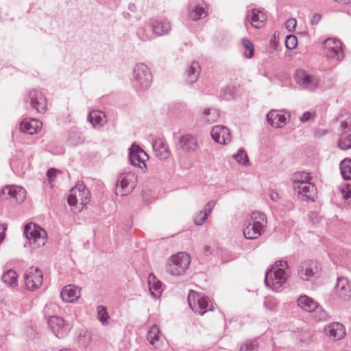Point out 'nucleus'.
I'll list each match as a JSON object with an SVG mask.
<instances>
[{
    "mask_svg": "<svg viewBox=\"0 0 351 351\" xmlns=\"http://www.w3.org/2000/svg\"><path fill=\"white\" fill-rule=\"evenodd\" d=\"M90 200V193L89 190L86 188L83 182H78L70 191V195L67 198L68 204L73 206L76 205L78 202L85 206L89 203Z\"/></svg>",
    "mask_w": 351,
    "mask_h": 351,
    "instance_id": "nucleus-7",
    "label": "nucleus"
},
{
    "mask_svg": "<svg viewBox=\"0 0 351 351\" xmlns=\"http://www.w3.org/2000/svg\"><path fill=\"white\" fill-rule=\"evenodd\" d=\"M148 283L152 295L154 298L159 297L161 293L162 283L156 278L153 274L149 275Z\"/></svg>",
    "mask_w": 351,
    "mask_h": 351,
    "instance_id": "nucleus-33",
    "label": "nucleus"
},
{
    "mask_svg": "<svg viewBox=\"0 0 351 351\" xmlns=\"http://www.w3.org/2000/svg\"><path fill=\"white\" fill-rule=\"evenodd\" d=\"M136 35L139 39L143 42L150 40V36L144 27L138 28L136 31Z\"/></svg>",
    "mask_w": 351,
    "mask_h": 351,
    "instance_id": "nucleus-49",
    "label": "nucleus"
},
{
    "mask_svg": "<svg viewBox=\"0 0 351 351\" xmlns=\"http://www.w3.org/2000/svg\"><path fill=\"white\" fill-rule=\"evenodd\" d=\"M97 317L104 326L109 324L110 316L107 312L106 307L101 305L97 306Z\"/></svg>",
    "mask_w": 351,
    "mask_h": 351,
    "instance_id": "nucleus-40",
    "label": "nucleus"
},
{
    "mask_svg": "<svg viewBox=\"0 0 351 351\" xmlns=\"http://www.w3.org/2000/svg\"><path fill=\"white\" fill-rule=\"evenodd\" d=\"M310 176L309 174L306 172H298L293 175V187H296V186H300L306 182H310Z\"/></svg>",
    "mask_w": 351,
    "mask_h": 351,
    "instance_id": "nucleus-38",
    "label": "nucleus"
},
{
    "mask_svg": "<svg viewBox=\"0 0 351 351\" xmlns=\"http://www.w3.org/2000/svg\"><path fill=\"white\" fill-rule=\"evenodd\" d=\"M137 176L132 172H124L119 175L116 185V193L121 196L131 193L135 188Z\"/></svg>",
    "mask_w": 351,
    "mask_h": 351,
    "instance_id": "nucleus-8",
    "label": "nucleus"
},
{
    "mask_svg": "<svg viewBox=\"0 0 351 351\" xmlns=\"http://www.w3.org/2000/svg\"><path fill=\"white\" fill-rule=\"evenodd\" d=\"M267 121L271 126L281 128L286 124L287 118L282 111L272 110L267 114Z\"/></svg>",
    "mask_w": 351,
    "mask_h": 351,
    "instance_id": "nucleus-23",
    "label": "nucleus"
},
{
    "mask_svg": "<svg viewBox=\"0 0 351 351\" xmlns=\"http://www.w3.org/2000/svg\"><path fill=\"white\" fill-rule=\"evenodd\" d=\"M297 304L302 311L312 313L317 308L318 302L306 295H302L298 298Z\"/></svg>",
    "mask_w": 351,
    "mask_h": 351,
    "instance_id": "nucleus-28",
    "label": "nucleus"
},
{
    "mask_svg": "<svg viewBox=\"0 0 351 351\" xmlns=\"http://www.w3.org/2000/svg\"><path fill=\"white\" fill-rule=\"evenodd\" d=\"M339 169L344 180H351V159L346 158L339 164Z\"/></svg>",
    "mask_w": 351,
    "mask_h": 351,
    "instance_id": "nucleus-37",
    "label": "nucleus"
},
{
    "mask_svg": "<svg viewBox=\"0 0 351 351\" xmlns=\"http://www.w3.org/2000/svg\"><path fill=\"white\" fill-rule=\"evenodd\" d=\"M10 166H11V167H12V169L14 168V162L13 160H12V161L10 162Z\"/></svg>",
    "mask_w": 351,
    "mask_h": 351,
    "instance_id": "nucleus-59",
    "label": "nucleus"
},
{
    "mask_svg": "<svg viewBox=\"0 0 351 351\" xmlns=\"http://www.w3.org/2000/svg\"><path fill=\"white\" fill-rule=\"evenodd\" d=\"M128 9L131 12H136V5L134 3H130L129 5H128Z\"/></svg>",
    "mask_w": 351,
    "mask_h": 351,
    "instance_id": "nucleus-58",
    "label": "nucleus"
},
{
    "mask_svg": "<svg viewBox=\"0 0 351 351\" xmlns=\"http://www.w3.org/2000/svg\"><path fill=\"white\" fill-rule=\"evenodd\" d=\"M312 313H314L313 318L317 322L325 321L328 317L327 312L319 304H317V308Z\"/></svg>",
    "mask_w": 351,
    "mask_h": 351,
    "instance_id": "nucleus-42",
    "label": "nucleus"
},
{
    "mask_svg": "<svg viewBox=\"0 0 351 351\" xmlns=\"http://www.w3.org/2000/svg\"><path fill=\"white\" fill-rule=\"evenodd\" d=\"M26 191L24 188L18 186H6L0 191V198H13L16 202H21L26 197Z\"/></svg>",
    "mask_w": 351,
    "mask_h": 351,
    "instance_id": "nucleus-15",
    "label": "nucleus"
},
{
    "mask_svg": "<svg viewBox=\"0 0 351 351\" xmlns=\"http://www.w3.org/2000/svg\"><path fill=\"white\" fill-rule=\"evenodd\" d=\"M322 19V15L319 14H315L311 19V23L312 25H317Z\"/></svg>",
    "mask_w": 351,
    "mask_h": 351,
    "instance_id": "nucleus-54",
    "label": "nucleus"
},
{
    "mask_svg": "<svg viewBox=\"0 0 351 351\" xmlns=\"http://www.w3.org/2000/svg\"><path fill=\"white\" fill-rule=\"evenodd\" d=\"M324 54L328 59L340 62L344 58L342 43L339 40L328 38L324 42Z\"/></svg>",
    "mask_w": 351,
    "mask_h": 351,
    "instance_id": "nucleus-10",
    "label": "nucleus"
},
{
    "mask_svg": "<svg viewBox=\"0 0 351 351\" xmlns=\"http://www.w3.org/2000/svg\"><path fill=\"white\" fill-rule=\"evenodd\" d=\"M43 123L36 119H25L20 124V130L23 133L34 134L42 129Z\"/></svg>",
    "mask_w": 351,
    "mask_h": 351,
    "instance_id": "nucleus-22",
    "label": "nucleus"
},
{
    "mask_svg": "<svg viewBox=\"0 0 351 351\" xmlns=\"http://www.w3.org/2000/svg\"><path fill=\"white\" fill-rule=\"evenodd\" d=\"M189 17L193 21H198L206 16V13L203 7L199 5L193 6L191 4L189 6Z\"/></svg>",
    "mask_w": 351,
    "mask_h": 351,
    "instance_id": "nucleus-34",
    "label": "nucleus"
},
{
    "mask_svg": "<svg viewBox=\"0 0 351 351\" xmlns=\"http://www.w3.org/2000/svg\"><path fill=\"white\" fill-rule=\"evenodd\" d=\"M325 330L329 337L332 338L334 340L341 339L346 335L344 326L339 322L330 324Z\"/></svg>",
    "mask_w": 351,
    "mask_h": 351,
    "instance_id": "nucleus-29",
    "label": "nucleus"
},
{
    "mask_svg": "<svg viewBox=\"0 0 351 351\" xmlns=\"http://www.w3.org/2000/svg\"><path fill=\"white\" fill-rule=\"evenodd\" d=\"M298 45V38L294 35H288L285 40V46L288 49H294Z\"/></svg>",
    "mask_w": 351,
    "mask_h": 351,
    "instance_id": "nucleus-46",
    "label": "nucleus"
},
{
    "mask_svg": "<svg viewBox=\"0 0 351 351\" xmlns=\"http://www.w3.org/2000/svg\"><path fill=\"white\" fill-rule=\"evenodd\" d=\"M204 121L209 124L216 122L219 118V112L215 108H206L203 111Z\"/></svg>",
    "mask_w": 351,
    "mask_h": 351,
    "instance_id": "nucleus-35",
    "label": "nucleus"
},
{
    "mask_svg": "<svg viewBox=\"0 0 351 351\" xmlns=\"http://www.w3.org/2000/svg\"><path fill=\"white\" fill-rule=\"evenodd\" d=\"M204 251L206 255H209L211 254V247L208 245H206L204 248Z\"/></svg>",
    "mask_w": 351,
    "mask_h": 351,
    "instance_id": "nucleus-57",
    "label": "nucleus"
},
{
    "mask_svg": "<svg viewBox=\"0 0 351 351\" xmlns=\"http://www.w3.org/2000/svg\"><path fill=\"white\" fill-rule=\"evenodd\" d=\"M278 304V302L273 297L265 298L263 302L264 307L271 311H276Z\"/></svg>",
    "mask_w": 351,
    "mask_h": 351,
    "instance_id": "nucleus-44",
    "label": "nucleus"
},
{
    "mask_svg": "<svg viewBox=\"0 0 351 351\" xmlns=\"http://www.w3.org/2000/svg\"><path fill=\"white\" fill-rule=\"evenodd\" d=\"M148 155L138 145H133L129 149V160L133 166L138 167L143 172L146 169L145 162Z\"/></svg>",
    "mask_w": 351,
    "mask_h": 351,
    "instance_id": "nucleus-14",
    "label": "nucleus"
},
{
    "mask_svg": "<svg viewBox=\"0 0 351 351\" xmlns=\"http://www.w3.org/2000/svg\"><path fill=\"white\" fill-rule=\"evenodd\" d=\"M60 351H71V350H68V349H64V350H60Z\"/></svg>",
    "mask_w": 351,
    "mask_h": 351,
    "instance_id": "nucleus-60",
    "label": "nucleus"
},
{
    "mask_svg": "<svg viewBox=\"0 0 351 351\" xmlns=\"http://www.w3.org/2000/svg\"><path fill=\"white\" fill-rule=\"evenodd\" d=\"M105 114L99 110H92L90 112L88 121L92 123L94 128L100 127L104 124Z\"/></svg>",
    "mask_w": 351,
    "mask_h": 351,
    "instance_id": "nucleus-32",
    "label": "nucleus"
},
{
    "mask_svg": "<svg viewBox=\"0 0 351 351\" xmlns=\"http://www.w3.org/2000/svg\"><path fill=\"white\" fill-rule=\"evenodd\" d=\"M296 23V20L295 19L291 18L288 19L285 23V27L289 32H292L295 30Z\"/></svg>",
    "mask_w": 351,
    "mask_h": 351,
    "instance_id": "nucleus-50",
    "label": "nucleus"
},
{
    "mask_svg": "<svg viewBox=\"0 0 351 351\" xmlns=\"http://www.w3.org/2000/svg\"><path fill=\"white\" fill-rule=\"evenodd\" d=\"M335 292L340 299L349 300L351 298V283L346 278H338Z\"/></svg>",
    "mask_w": 351,
    "mask_h": 351,
    "instance_id": "nucleus-19",
    "label": "nucleus"
},
{
    "mask_svg": "<svg viewBox=\"0 0 351 351\" xmlns=\"http://www.w3.org/2000/svg\"><path fill=\"white\" fill-rule=\"evenodd\" d=\"M32 108L39 113H44L47 109V99L44 94L38 90L29 91L28 95Z\"/></svg>",
    "mask_w": 351,
    "mask_h": 351,
    "instance_id": "nucleus-16",
    "label": "nucleus"
},
{
    "mask_svg": "<svg viewBox=\"0 0 351 351\" xmlns=\"http://www.w3.org/2000/svg\"><path fill=\"white\" fill-rule=\"evenodd\" d=\"M237 88L232 85H228L221 90L220 97L225 100H231L234 98Z\"/></svg>",
    "mask_w": 351,
    "mask_h": 351,
    "instance_id": "nucleus-39",
    "label": "nucleus"
},
{
    "mask_svg": "<svg viewBox=\"0 0 351 351\" xmlns=\"http://www.w3.org/2000/svg\"><path fill=\"white\" fill-rule=\"evenodd\" d=\"M294 79L295 83L302 89L315 90L319 85V80L314 75L307 73L302 69L295 71Z\"/></svg>",
    "mask_w": 351,
    "mask_h": 351,
    "instance_id": "nucleus-12",
    "label": "nucleus"
},
{
    "mask_svg": "<svg viewBox=\"0 0 351 351\" xmlns=\"http://www.w3.org/2000/svg\"><path fill=\"white\" fill-rule=\"evenodd\" d=\"M310 220L313 223H318V215L315 212H311L309 214Z\"/></svg>",
    "mask_w": 351,
    "mask_h": 351,
    "instance_id": "nucleus-55",
    "label": "nucleus"
},
{
    "mask_svg": "<svg viewBox=\"0 0 351 351\" xmlns=\"http://www.w3.org/2000/svg\"><path fill=\"white\" fill-rule=\"evenodd\" d=\"M152 32L157 36H162L169 33L171 26L169 21H154L150 24Z\"/></svg>",
    "mask_w": 351,
    "mask_h": 351,
    "instance_id": "nucleus-31",
    "label": "nucleus"
},
{
    "mask_svg": "<svg viewBox=\"0 0 351 351\" xmlns=\"http://www.w3.org/2000/svg\"><path fill=\"white\" fill-rule=\"evenodd\" d=\"M60 296L65 302H73L80 297V290L77 287L67 285L62 289Z\"/></svg>",
    "mask_w": 351,
    "mask_h": 351,
    "instance_id": "nucleus-30",
    "label": "nucleus"
},
{
    "mask_svg": "<svg viewBox=\"0 0 351 351\" xmlns=\"http://www.w3.org/2000/svg\"><path fill=\"white\" fill-rule=\"evenodd\" d=\"M233 158L243 165L248 162V157L246 152L243 149H239L236 154L233 155Z\"/></svg>",
    "mask_w": 351,
    "mask_h": 351,
    "instance_id": "nucleus-45",
    "label": "nucleus"
},
{
    "mask_svg": "<svg viewBox=\"0 0 351 351\" xmlns=\"http://www.w3.org/2000/svg\"><path fill=\"white\" fill-rule=\"evenodd\" d=\"M147 339L149 343L156 349L162 348L163 345V340L160 335V329L156 324L152 326L147 333Z\"/></svg>",
    "mask_w": 351,
    "mask_h": 351,
    "instance_id": "nucleus-26",
    "label": "nucleus"
},
{
    "mask_svg": "<svg viewBox=\"0 0 351 351\" xmlns=\"http://www.w3.org/2000/svg\"><path fill=\"white\" fill-rule=\"evenodd\" d=\"M267 224L266 215L261 212H254L250 219L243 229V235L247 239L258 238L265 230Z\"/></svg>",
    "mask_w": 351,
    "mask_h": 351,
    "instance_id": "nucleus-2",
    "label": "nucleus"
},
{
    "mask_svg": "<svg viewBox=\"0 0 351 351\" xmlns=\"http://www.w3.org/2000/svg\"><path fill=\"white\" fill-rule=\"evenodd\" d=\"M212 138L218 143L227 144L231 141V135L228 128L219 125L212 128L210 131Z\"/></svg>",
    "mask_w": 351,
    "mask_h": 351,
    "instance_id": "nucleus-20",
    "label": "nucleus"
},
{
    "mask_svg": "<svg viewBox=\"0 0 351 351\" xmlns=\"http://www.w3.org/2000/svg\"><path fill=\"white\" fill-rule=\"evenodd\" d=\"M321 267L315 261L306 260L300 263L298 269L300 278L304 281H308L319 275Z\"/></svg>",
    "mask_w": 351,
    "mask_h": 351,
    "instance_id": "nucleus-9",
    "label": "nucleus"
},
{
    "mask_svg": "<svg viewBox=\"0 0 351 351\" xmlns=\"http://www.w3.org/2000/svg\"><path fill=\"white\" fill-rule=\"evenodd\" d=\"M24 234L35 247L43 246L47 242L46 231L35 223L26 224L24 227Z\"/></svg>",
    "mask_w": 351,
    "mask_h": 351,
    "instance_id": "nucleus-6",
    "label": "nucleus"
},
{
    "mask_svg": "<svg viewBox=\"0 0 351 351\" xmlns=\"http://www.w3.org/2000/svg\"><path fill=\"white\" fill-rule=\"evenodd\" d=\"M191 263L190 256L186 252L172 255L166 263V271L172 276H182Z\"/></svg>",
    "mask_w": 351,
    "mask_h": 351,
    "instance_id": "nucleus-4",
    "label": "nucleus"
},
{
    "mask_svg": "<svg viewBox=\"0 0 351 351\" xmlns=\"http://www.w3.org/2000/svg\"><path fill=\"white\" fill-rule=\"evenodd\" d=\"M302 200L314 202L316 196V188L311 182H306L293 188Z\"/></svg>",
    "mask_w": 351,
    "mask_h": 351,
    "instance_id": "nucleus-17",
    "label": "nucleus"
},
{
    "mask_svg": "<svg viewBox=\"0 0 351 351\" xmlns=\"http://www.w3.org/2000/svg\"><path fill=\"white\" fill-rule=\"evenodd\" d=\"M206 214H204L202 210H200L194 217V223L195 225L201 226L207 219Z\"/></svg>",
    "mask_w": 351,
    "mask_h": 351,
    "instance_id": "nucleus-48",
    "label": "nucleus"
},
{
    "mask_svg": "<svg viewBox=\"0 0 351 351\" xmlns=\"http://www.w3.org/2000/svg\"><path fill=\"white\" fill-rule=\"evenodd\" d=\"M314 117V114L310 112H305L300 118L302 122H306L311 120Z\"/></svg>",
    "mask_w": 351,
    "mask_h": 351,
    "instance_id": "nucleus-53",
    "label": "nucleus"
},
{
    "mask_svg": "<svg viewBox=\"0 0 351 351\" xmlns=\"http://www.w3.org/2000/svg\"><path fill=\"white\" fill-rule=\"evenodd\" d=\"M1 279L7 286L14 287L17 285V274L12 269H9L5 272Z\"/></svg>",
    "mask_w": 351,
    "mask_h": 351,
    "instance_id": "nucleus-36",
    "label": "nucleus"
},
{
    "mask_svg": "<svg viewBox=\"0 0 351 351\" xmlns=\"http://www.w3.org/2000/svg\"><path fill=\"white\" fill-rule=\"evenodd\" d=\"M201 67L199 62L193 61L185 71L186 82L189 84L195 83L200 75Z\"/></svg>",
    "mask_w": 351,
    "mask_h": 351,
    "instance_id": "nucleus-27",
    "label": "nucleus"
},
{
    "mask_svg": "<svg viewBox=\"0 0 351 351\" xmlns=\"http://www.w3.org/2000/svg\"><path fill=\"white\" fill-rule=\"evenodd\" d=\"M341 128L338 145L341 149L347 150L351 148V120L342 122Z\"/></svg>",
    "mask_w": 351,
    "mask_h": 351,
    "instance_id": "nucleus-18",
    "label": "nucleus"
},
{
    "mask_svg": "<svg viewBox=\"0 0 351 351\" xmlns=\"http://www.w3.org/2000/svg\"><path fill=\"white\" fill-rule=\"evenodd\" d=\"M215 205V201H210L208 202L204 206L203 213L206 214V216L208 217L213 211V209Z\"/></svg>",
    "mask_w": 351,
    "mask_h": 351,
    "instance_id": "nucleus-51",
    "label": "nucleus"
},
{
    "mask_svg": "<svg viewBox=\"0 0 351 351\" xmlns=\"http://www.w3.org/2000/svg\"><path fill=\"white\" fill-rule=\"evenodd\" d=\"M179 145L185 152H194L197 149V143L195 137L190 134H186L180 137Z\"/></svg>",
    "mask_w": 351,
    "mask_h": 351,
    "instance_id": "nucleus-25",
    "label": "nucleus"
},
{
    "mask_svg": "<svg viewBox=\"0 0 351 351\" xmlns=\"http://www.w3.org/2000/svg\"><path fill=\"white\" fill-rule=\"evenodd\" d=\"M187 300L192 311L199 315H204L207 311H213L215 309L209 298L202 293L191 290Z\"/></svg>",
    "mask_w": 351,
    "mask_h": 351,
    "instance_id": "nucleus-5",
    "label": "nucleus"
},
{
    "mask_svg": "<svg viewBox=\"0 0 351 351\" xmlns=\"http://www.w3.org/2000/svg\"><path fill=\"white\" fill-rule=\"evenodd\" d=\"M153 149L157 156L160 160H166L170 156V151L166 142L162 138H157L153 142Z\"/></svg>",
    "mask_w": 351,
    "mask_h": 351,
    "instance_id": "nucleus-24",
    "label": "nucleus"
},
{
    "mask_svg": "<svg viewBox=\"0 0 351 351\" xmlns=\"http://www.w3.org/2000/svg\"><path fill=\"white\" fill-rule=\"evenodd\" d=\"M24 280L27 289L31 291H35L43 283V272L37 267H31L25 271Z\"/></svg>",
    "mask_w": 351,
    "mask_h": 351,
    "instance_id": "nucleus-13",
    "label": "nucleus"
},
{
    "mask_svg": "<svg viewBox=\"0 0 351 351\" xmlns=\"http://www.w3.org/2000/svg\"><path fill=\"white\" fill-rule=\"evenodd\" d=\"M134 80L143 89H147L152 82V75L149 69L143 63L137 64L133 69Z\"/></svg>",
    "mask_w": 351,
    "mask_h": 351,
    "instance_id": "nucleus-11",
    "label": "nucleus"
},
{
    "mask_svg": "<svg viewBox=\"0 0 351 351\" xmlns=\"http://www.w3.org/2000/svg\"><path fill=\"white\" fill-rule=\"evenodd\" d=\"M270 199L274 202H277L279 199V195L276 191H271L269 193Z\"/></svg>",
    "mask_w": 351,
    "mask_h": 351,
    "instance_id": "nucleus-56",
    "label": "nucleus"
},
{
    "mask_svg": "<svg viewBox=\"0 0 351 351\" xmlns=\"http://www.w3.org/2000/svg\"><path fill=\"white\" fill-rule=\"evenodd\" d=\"M58 308V306L55 303L47 304L44 308V313L45 316L49 315L47 320L48 326L54 335L58 338H63L69 331L70 326L63 318L50 315L49 311L51 309L55 310Z\"/></svg>",
    "mask_w": 351,
    "mask_h": 351,
    "instance_id": "nucleus-3",
    "label": "nucleus"
},
{
    "mask_svg": "<svg viewBox=\"0 0 351 351\" xmlns=\"http://www.w3.org/2000/svg\"><path fill=\"white\" fill-rule=\"evenodd\" d=\"M57 171L55 169L51 168L47 172V176L50 182L53 181V178L56 177Z\"/></svg>",
    "mask_w": 351,
    "mask_h": 351,
    "instance_id": "nucleus-52",
    "label": "nucleus"
},
{
    "mask_svg": "<svg viewBox=\"0 0 351 351\" xmlns=\"http://www.w3.org/2000/svg\"><path fill=\"white\" fill-rule=\"evenodd\" d=\"M242 45L245 49L244 56L247 58H251L254 56V45L252 43L248 38H243Z\"/></svg>",
    "mask_w": 351,
    "mask_h": 351,
    "instance_id": "nucleus-41",
    "label": "nucleus"
},
{
    "mask_svg": "<svg viewBox=\"0 0 351 351\" xmlns=\"http://www.w3.org/2000/svg\"><path fill=\"white\" fill-rule=\"evenodd\" d=\"M246 19L250 24L255 28L259 29L264 25L267 20L266 15L259 10L256 8L248 9L247 11Z\"/></svg>",
    "mask_w": 351,
    "mask_h": 351,
    "instance_id": "nucleus-21",
    "label": "nucleus"
},
{
    "mask_svg": "<svg viewBox=\"0 0 351 351\" xmlns=\"http://www.w3.org/2000/svg\"><path fill=\"white\" fill-rule=\"evenodd\" d=\"M289 265L286 261H278L265 273V284L273 291H278L289 277Z\"/></svg>",
    "mask_w": 351,
    "mask_h": 351,
    "instance_id": "nucleus-1",
    "label": "nucleus"
},
{
    "mask_svg": "<svg viewBox=\"0 0 351 351\" xmlns=\"http://www.w3.org/2000/svg\"><path fill=\"white\" fill-rule=\"evenodd\" d=\"M258 342L256 340H248L243 343L239 351H257Z\"/></svg>",
    "mask_w": 351,
    "mask_h": 351,
    "instance_id": "nucleus-43",
    "label": "nucleus"
},
{
    "mask_svg": "<svg viewBox=\"0 0 351 351\" xmlns=\"http://www.w3.org/2000/svg\"><path fill=\"white\" fill-rule=\"evenodd\" d=\"M340 191L343 199L351 202V184H346L340 189Z\"/></svg>",
    "mask_w": 351,
    "mask_h": 351,
    "instance_id": "nucleus-47",
    "label": "nucleus"
}]
</instances>
